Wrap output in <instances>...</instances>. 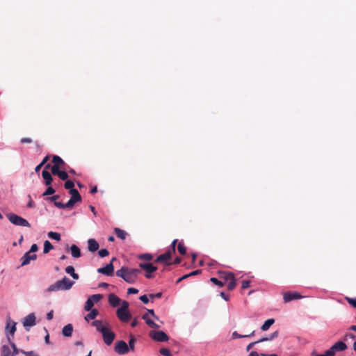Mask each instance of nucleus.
<instances>
[{
	"instance_id": "f257e3e1",
	"label": "nucleus",
	"mask_w": 356,
	"mask_h": 356,
	"mask_svg": "<svg viewBox=\"0 0 356 356\" xmlns=\"http://www.w3.org/2000/svg\"><path fill=\"white\" fill-rule=\"evenodd\" d=\"M140 273L141 270L140 269L130 268L125 266H122L115 273L116 276L121 277L129 284H134Z\"/></svg>"
},
{
	"instance_id": "f03ea898",
	"label": "nucleus",
	"mask_w": 356,
	"mask_h": 356,
	"mask_svg": "<svg viewBox=\"0 0 356 356\" xmlns=\"http://www.w3.org/2000/svg\"><path fill=\"white\" fill-rule=\"evenodd\" d=\"M92 325L102 334L104 341L106 345L109 346L113 343L115 337V333L104 326L101 321H95Z\"/></svg>"
},
{
	"instance_id": "7ed1b4c3",
	"label": "nucleus",
	"mask_w": 356,
	"mask_h": 356,
	"mask_svg": "<svg viewBox=\"0 0 356 356\" xmlns=\"http://www.w3.org/2000/svg\"><path fill=\"white\" fill-rule=\"evenodd\" d=\"M74 282L71 281L67 277H64L61 280H58L53 284H51L47 289L48 292L57 291L60 290H69L74 284Z\"/></svg>"
},
{
	"instance_id": "20e7f679",
	"label": "nucleus",
	"mask_w": 356,
	"mask_h": 356,
	"mask_svg": "<svg viewBox=\"0 0 356 356\" xmlns=\"http://www.w3.org/2000/svg\"><path fill=\"white\" fill-rule=\"evenodd\" d=\"M9 221L15 225L30 227V223L24 218L13 213L6 214Z\"/></svg>"
},
{
	"instance_id": "39448f33",
	"label": "nucleus",
	"mask_w": 356,
	"mask_h": 356,
	"mask_svg": "<svg viewBox=\"0 0 356 356\" xmlns=\"http://www.w3.org/2000/svg\"><path fill=\"white\" fill-rule=\"evenodd\" d=\"M139 267L145 271V277L147 279H151L154 276L152 275V273L155 272L157 270V267L153 266L150 263H140Z\"/></svg>"
},
{
	"instance_id": "423d86ee",
	"label": "nucleus",
	"mask_w": 356,
	"mask_h": 356,
	"mask_svg": "<svg viewBox=\"0 0 356 356\" xmlns=\"http://www.w3.org/2000/svg\"><path fill=\"white\" fill-rule=\"evenodd\" d=\"M149 337L153 340L159 342L167 341L169 339L168 336L163 331H150Z\"/></svg>"
},
{
	"instance_id": "0eeeda50",
	"label": "nucleus",
	"mask_w": 356,
	"mask_h": 356,
	"mask_svg": "<svg viewBox=\"0 0 356 356\" xmlns=\"http://www.w3.org/2000/svg\"><path fill=\"white\" fill-rule=\"evenodd\" d=\"M36 323V318L33 313L29 314L25 316L22 321L23 326L26 331H29V327H33Z\"/></svg>"
},
{
	"instance_id": "6e6552de",
	"label": "nucleus",
	"mask_w": 356,
	"mask_h": 356,
	"mask_svg": "<svg viewBox=\"0 0 356 356\" xmlns=\"http://www.w3.org/2000/svg\"><path fill=\"white\" fill-rule=\"evenodd\" d=\"M114 350L119 355H124L129 352V347L125 341H118L115 343Z\"/></svg>"
},
{
	"instance_id": "1a4fd4ad",
	"label": "nucleus",
	"mask_w": 356,
	"mask_h": 356,
	"mask_svg": "<svg viewBox=\"0 0 356 356\" xmlns=\"http://www.w3.org/2000/svg\"><path fill=\"white\" fill-rule=\"evenodd\" d=\"M115 260V258L113 257L111 262L108 264H106L104 267L103 268H99L97 269V272L99 273H102V274H104V275H113V270H114V267H113V262Z\"/></svg>"
},
{
	"instance_id": "9d476101",
	"label": "nucleus",
	"mask_w": 356,
	"mask_h": 356,
	"mask_svg": "<svg viewBox=\"0 0 356 356\" xmlns=\"http://www.w3.org/2000/svg\"><path fill=\"white\" fill-rule=\"evenodd\" d=\"M16 325L17 323L11 321L10 319H8L7 321L5 332L6 334V337L8 338V335H9L10 337H13L15 332L16 331Z\"/></svg>"
},
{
	"instance_id": "9b49d317",
	"label": "nucleus",
	"mask_w": 356,
	"mask_h": 356,
	"mask_svg": "<svg viewBox=\"0 0 356 356\" xmlns=\"http://www.w3.org/2000/svg\"><path fill=\"white\" fill-rule=\"evenodd\" d=\"M116 315L118 318L124 323H127L131 318V314L129 310L117 309Z\"/></svg>"
},
{
	"instance_id": "f8f14e48",
	"label": "nucleus",
	"mask_w": 356,
	"mask_h": 356,
	"mask_svg": "<svg viewBox=\"0 0 356 356\" xmlns=\"http://www.w3.org/2000/svg\"><path fill=\"white\" fill-rule=\"evenodd\" d=\"M172 253L171 250H168L164 254L159 255L155 260L156 263H164L166 265H170L172 263L169 262V260L171 259Z\"/></svg>"
},
{
	"instance_id": "ddd939ff",
	"label": "nucleus",
	"mask_w": 356,
	"mask_h": 356,
	"mask_svg": "<svg viewBox=\"0 0 356 356\" xmlns=\"http://www.w3.org/2000/svg\"><path fill=\"white\" fill-rule=\"evenodd\" d=\"M347 349V345L343 341H338L332 345L330 349L331 353H333L335 355L336 352H341L344 351Z\"/></svg>"
},
{
	"instance_id": "4468645a",
	"label": "nucleus",
	"mask_w": 356,
	"mask_h": 356,
	"mask_svg": "<svg viewBox=\"0 0 356 356\" xmlns=\"http://www.w3.org/2000/svg\"><path fill=\"white\" fill-rule=\"evenodd\" d=\"M52 162L54 163V165L51 170L54 169V168H57L58 170L60 168L64 170L67 169L64 161L59 156L54 155L52 158Z\"/></svg>"
},
{
	"instance_id": "2eb2a0df",
	"label": "nucleus",
	"mask_w": 356,
	"mask_h": 356,
	"mask_svg": "<svg viewBox=\"0 0 356 356\" xmlns=\"http://www.w3.org/2000/svg\"><path fill=\"white\" fill-rule=\"evenodd\" d=\"M302 296L298 292H286L284 293L283 299L285 302L302 298Z\"/></svg>"
},
{
	"instance_id": "dca6fc26",
	"label": "nucleus",
	"mask_w": 356,
	"mask_h": 356,
	"mask_svg": "<svg viewBox=\"0 0 356 356\" xmlns=\"http://www.w3.org/2000/svg\"><path fill=\"white\" fill-rule=\"evenodd\" d=\"M36 258H37V256L35 254H33L28 251L21 258L22 266L28 265L31 260H35V259H36Z\"/></svg>"
},
{
	"instance_id": "f3484780",
	"label": "nucleus",
	"mask_w": 356,
	"mask_h": 356,
	"mask_svg": "<svg viewBox=\"0 0 356 356\" xmlns=\"http://www.w3.org/2000/svg\"><path fill=\"white\" fill-rule=\"evenodd\" d=\"M51 173L54 175H57L62 180H67L68 178V175L66 172L65 170H58L57 168H54V169H51Z\"/></svg>"
},
{
	"instance_id": "a211bd4d",
	"label": "nucleus",
	"mask_w": 356,
	"mask_h": 356,
	"mask_svg": "<svg viewBox=\"0 0 356 356\" xmlns=\"http://www.w3.org/2000/svg\"><path fill=\"white\" fill-rule=\"evenodd\" d=\"M108 302L112 307H115L120 304L121 300L116 295L111 293L108 296Z\"/></svg>"
},
{
	"instance_id": "6ab92c4d",
	"label": "nucleus",
	"mask_w": 356,
	"mask_h": 356,
	"mask_svg": "<svg viewBox=\"0 0 356 356\" xmlns=\"http://www.w3.org/2000/svg\"><path fill=\"white\" fill-rule=\"evenodd\" d=\"M88 248L90 252H94L99 249V245L94 238H90L88 241Z\"/></svg>"
},
{
	"instance_id": "aec40b11",
	"label": "nucleus",
	"mask_w": 356,
	"mask_h": 356,
	"mask_svg": "<svg viewBox=\"0 0 356 356\" xmlns=\"http://www.w3.org/2000/svg\"><path fill=\"white\" fill-rule=\"evenodd\" d=\"M142 318L145 321L146 324L154 329H159L160 327L158 324L154 323L148 316V314H145L143 315Z\"/></svg>"
},
{
	"instance_id": "412c9836",
	"label": "nucleus",
	"mask_w": 356,
	"mask_h": 356,
	"mask_svg": "<svg viewBox=\"0 0 356 356\" xmlns=\"http://www.w3.org/2000/svg\"><path fill=\"white\" fill-rule=\"evenodd\" d=\"M42 176L44 180L45 185L49 186L53 181V178L51 173L49 171L44 170L42 172Z\"/></svg>"
},
{
	"instance_id": "4be33fe9",
	"label": "nucleus",
	"mask_w": 356,
	"mask_h": 356,
	"mask_svg": "<svg viewBox=\"0 0 356 356\" xmlns=\"http://www.w3.org/2000/svg\"><path fill=\"white\" fill-rule=\"evenodd\" d=\"M218 274L220 278L223 280L222 282L225 283L229 281L231 278H232L234 276V274L233 273L226 271H220Z\"/></svg>"
},
{
	"instance_id": "5701e85b",
	"label": "nucleus",
	"mask_w": 356,
	"mask_h": 356,
	"mask_svg": "<svg viewBox=\"0 0 356 356\" xmlns=\"http://www.w3.org/2000/svg\"><path fill=\"white\" fill-rule=\"evenodd\" d=\"M73 332V326L72 324H67L63 327L62 330V334L63 336L70 337L72 336Z\"/></svg>"
},
{
	"instance_id": "b1692460",
	"label": "nucleus",
	"mask_w": 356,
	"mask_h": 356,
	"mask_svg": "<svg viewBox=\"0 0 356 356\" xmlns=\"http://www.w3.org/2000/svg\"><path fill=\"white\" fill-rule=\"evenodd\" d=\"M70 251L72 256L74 258H79L81 257V250L75 244H73L70 247Z\"/></svg>"
},
{
	"instance_id": "393cba45",
	"label": "nucleus",
	"mask_w": 356,
	"mask_h": 356,
	"mask_svg": "<svg viewBox=\"0 0 356 356\" xmlns=\"http://www.w3.org/2000/svg\"><path fill=\"white\" fill-rule=\"evenodd\" d=\"M69 193L71 195V200L76 202L81 201V196L77 190H71L69 191Z\"/></svg>"
},
{
	"instance_id": "a878e982",
	"label": "nucleus",
	"mask_w": 356,
	"mask_h": 356,
	"mask_svg": "<svg viewBox=\"0 0 356 356\" xmlns=\"http://www.w3.org/2000/svg\"><path fill=\"white\" fill-rule=\"evenodd\" d=\"M114 232L116 234L117 237H118L119 238H120L122 240H124L127 235V232L124 230L121 229L118 227L114 229Z\"/></svg>"
},
{
	"instance_id": "bb28decb",
	"label": "nucleus",
	"mask_w": 356,
	"mask_h": 356,
	"mask_svg": "<svg viewBox=\"0 0 356 356\" xmlns=\"http://www.w3.org/2000/svg\"><path fill=\"white\" fill-rule=\"evenodd\" d=\"M65 272L70 274L74 280H78L79 277V275L74 272V268L72 266H67L65 268Z\"/></svg>"
},
{
	"instance_id": "cd10ccee",
	"label": "nucleus",
	"mask_w": 356,
	"mask_h": 356,
	"mask_svg": "<svg viewBox=\"0 0 356 356\" xmlns=\"http://www.w3.org/2000/svg\"><path fill=\"white\" fill-rule=\"evenodd\" d=\"M255 331L253 330L250 334H240L236 331H234L232 332V337L234 339H241V338H245V337H250L254 335Z\"/></svg>"
},
{
	"instance_id": "c85d7f7f",
	"label": "nucleus",
	"mask_w": 356,
	"mask_h": 356,
	"mask_svg": "<svg viewBox=\"0 0 356 356\" xmlns=\"http://www.w3.org/2000/svg\"><path fill=\"white\" fill-rule=\"evenodd\" d=\"M275 323V320L273 318H269L266 320L264 323L261 325V330L262 331L268 330L270 327Z\"/></svg>"
},
{
	"instance_id": "c756f323",
	"label": "nucleus",
	"mask_w": 356,
	"mask_h": 356,
	"mask_svg": "<svg viewBox=\"0 0 356 356\" xmlns=\"http://www.w3.org/2000/svg\"><path fill=\"white\" fill-rule=\"evenodd\" d=\"M279 335V332L278 331H275L274 332H273L268 337H263L260 339L258 340V342H264V341H271L275 338H277Z\"/></svg>"
},
{
	"instance_id": "7c9ffc66",
	"label": "nucleus",
	"mask_w": 356,
	"mask_h": 356,
	"mask_svg": "<svg viewBox=\"0 0 356 356\" xmlns=\"http://www.w3.org/2000/svg\"><path fill=\"white\" fill-rule=\"evenodd\" d=\"M97 315H98L97 309H91L90 313H88L85 316V319L88 321L89 320L95 319Z\"/></svg>"
},
{
	"instance_id": "2f4dec72",
	"label": "nucleus",
	"mask_w": 356,
	"mask_h": 356,
	"mask_svg": "<svg viewBox=\"0 0 356 356\" xmlns=\"http://www.w3.org/2000/svg\"><path fill=\"white\" fill-rule=\"evenodd\" d=\"M8 341L13 350V351L12 352L13 356H15L19 353V352H21L22 350H19L17 348L16 345L12 341V339H11V337H9V335H8Z\"/></svg>"
},
{
	"instance_id": "473e14b6",
	"label": "nucleus",
	"mask_w": 356,
	"mask_h": 356,
	"mask_svg": "<svg viewBox=\"0 0 356 356\" xmlns=\"http://www.w3.org/2000/svg\"><path fill=\"white\" fill-rule=\"evenodd\" d=\"M1 356H13V353L10 351L9 346L6 345L2 346Z\"/></svg>"
},
{
	"instance_id": "72a5a7b5",
	"label": "nucleus",
	"mask_w": 356,
	"mask_h": 356,
	"mask_svg": "<svg viewBox=\"0 0 356 356\" xmlns=\"http://www.w3.org/2000/svg\"><path fill=\"white\" fill-rule=\"evenodd\" d=\"M53 248L54 246L51 245V243L49 241H45L44 243L43 253L47 254Z\"/></svg>"
},
{
	"instance_id": "f704fd0d",
	"label": "nucleus",
	"mask_w": 356,
	"mask_h": 356,
	"mask_svg": "<svg viewBox=\"0 0 356 356\" xmlns=\"http://www.w3.org/2000/svg\"><path fill=\"white\" fill-rule=\"evenodd\" d=\"M227 282H228L227 289L229 291L233 290L236 286V280L234 276L232 278H231L229 281H227Z\"/></svg>"
},
{
	"instance_id": "c9c22d12",
	"label": "nucleus",
	"mask_w": 356,
	"mask_h": 356,
	"mask_svg": "<svg viewBox=\"0 0 356 356\" xmlns=\"http://www.w3.org/2000/svg\"><path fill=\"white\" fill-rule=\"evenodd\" d=\"M48 236L58 241L60 240V234L58 232H49Z\"/></svg>"
},
{
	"instance_id": "e433bc0d",
	"label": "nucleus",
	"mask_w": 356,
	"mask_h": 356,
	"mask_svg": "<svg viewBox=\"0 0 356 356\" xmlns=\"http://www.w3.org/2000/svg\"><path fill=\"white\" fill-rule=\"evenodd\" d=\"M138 258L139 259L151 261L153 259V256L151 254L145 253V254H142L138 255Z\"/></svg>"
},
{
	"instance_id": "4c0bfd02",
	"label": "nucleus",
	"mask_w": 356,
	"mask_h": 356,
	"mask_svg": "<svg viewBox=\"0 0 356 356\" xmlns=\"http://www.w3.org/2000/svg\"><path fill=\"white\" fill-rule=\"evenodd\" d=\"M177 250H178L179 252L182 255L185 254L186 252V248L182 242L179 243L178 246H177Z\"/></svg>"
},
{
	"instance_id": "58836bf2",
	"label": "nucleus",
	"mask_w": 356,
	"mask_h": 356,
	"mask_svg": "<svg viewBox=\"0 0 356 356\" xmlns=\"http://www.w3.org/2000/svg\"><path fill=\"white\" fill-rule=\"evenodd\" d=\"M64 186H65V189H67V190H70V191H71V190H76L75 188H74V184L71 180H67L66 182L64 184Z\"/></svg>"
},
{
	"instance_id": "ea45409f",
	"label": "nucleus",
	"mask_w": 356,
	"mask_h": 356,
	"mask_svg": "<svg viewBox=\"0 0 356 356\" xmlns=\"http://www.w3.org/2000/svg\"><path fill=\"white\" fill-rule=\"evenodd\" d=\"M93 306H94V304L92 302V300H90L89 298H88V300H86L85 305H84V309L86 311H90Z\"/></svg>"
},
{
	"instance_id": "a19ab883",
	"label": "nucleus",
	"mask_w": 356,
	"mask_h": 356,
	"mask_svg": "<svg viewBox=\"0 0 356 356\" xmlns=\"http://www.w3.org/2000/svg\"><path fill=\"white\" fill-rule=\"evenodd\" d=\"M88 298L92 300L93 304H95V302H97L102 298V296L100 294H94L90 296Z\"/></svg>"
},
{
	"instance_id": "79ce46f5",
	"label": "nucleus",
	"mask_w": 356,
	"mask_h": 356,
	"mask_svg": "<svg viewBox=\"0 0 356 356\" xmlns=\"http://www.w3.org/2000/svg\"><path fill=\"white\" fill-rule=\"evenodd\" d=\"M159 353L163 356H172L170 350L166 348H161Z\"/></svg>"
},
{
	"instance_id": "37998d69",
	"label": "nucleus",
	"mask_w": 356,
	"mask_h": 356,
	"mask_svg": "<svg viewBox=\"0 0 356 356\" xmlns=\"http://www.w3.org/2000/svg\"><path fill=\"white\" fill-rule=\"evenodd\" d=\"M210 280L212 283H213L214 284L218 285L219 286H223L225 285V282L218 280L216 277H211Z\"/></svg>"
},
{
	"instance_id": "c03bdc74",
	"label": "nucleus",
	"mask_w": 356,
	"mask_h": 356,
	"mask_svg": "<svg viewBox=\"0 0 356 356\" xmlns=\"http://www.w3.org/2000/svg\"><path fill=\"white\" fill-rule=\"evenodd\" d=\"M48 186L49 187L47 188V190L42 194L43 196L52 195L55 193V190L51 186Z\"/></svg>"
},
{
	"instance_id": "a18cd8bd",
	"label": "nucleus",
	"mask_w": 356,
	"mask_h": 356,
	"mask_svg": "<svg viewBox=\"0 0 356 356\" xmlns=\"http://www.w3.org/2000/svg\"><path fill=\"white\" fill-rule=\"evenodd\" d=\"M136 339L134 337H131L129 341V350H134V345H135Z\"/></svg>"
},
{
	"instance_id": "49530a36",
	"label": "nucleus",
	"mask_w": 356,
	"mask_h": 356,
	"mask_svg": "<svg viewBox=\"0 0 356 356\" xmlns=\"http://www.w3.org/2000/svg\"><path fill=\"white\" fill-rule=\"evenodd\" d=\"M346 300L350 305H351L353 307L356 308V298H351L346 297Z\"/></svg>"
},
{
	"instance_id": "de8ad7c7",
	"label": "nucleus",
	"mask_w": 356,
	"mask_h": 356,
	"mask_svg": "<svg viewBox=\"0 0 356 356\" xmlns=\"http://www.w3.org/2000/svg\"><path fill=\"white\" fill-rule=\"evenodd\" d=\"M99 257H105L109 254V252L106 249H102L98 252Z\"/></svg>"
},
{
	"instance_id": "09e8293b",
	"label": "nucleus",
	"mask_w": 356,
	"mask_h": 356,
	"mask_svg": "<svg viewBox=\"0 0 356 356\" xmlns=\"http://www.w3.org/2000/svg\"><path fill=\"white\" fill-rule=\"evenodd\" d=\"M250 286V280H243L241 283V287L243 289H248Z\"/></svg>"
},
{
	"instance_id": "8fccbe9b",
	"label": "nucleus",
	"mask_w": 356,
	"mask_h": 356,
	"mask_svg": "<svg viewBox=\"0 0 356 356\" xmlns=\"http://www.w3.org/2000/svg\"><path fill=\"white\" fill-rule=\"evenodd\" d=\"M129 302L127 301H122V305L120 308L118 309H122V310H129Z\"/></svg>"
},
{
	"instance_id": "3c124183",
	"label": "nucleus",
	"mask_w": 356,
	"mask_h": 356,
	"mask_svg": "<svg viewBox=\"0 0 356 356\" xmlns=\"http://www.w3.org/2000/svg\"><path fill=\"white\" fill-rule=\"evenodd\" d=\"M21 353H23L24 355H25L26 356H40L39 355H38L37 353H35L33 351L21 350Z\"/></svg>"
},
{
	"instance_id": "603ef678",
	"label": "nucleus",
	"mask_w": 356,
	"mask_h": 356,
	"mask_svg": "<svg viewBox=\"0 0 356 356\" xmlns=\"http://www.w3.org/2000/svg\"><path fill=\"white\" fill-rule=\"evenodd\" d=\"M75 203H76V202L70 199L68 200V202L66 204H65V209L66 208H72L74 207V205L75 204Z\"/></svg>"
},
{
	"instance_id": "864d4df0",
	"label": "nucleus",
	"mask_w": 356,
	"mask_h": 356,
	"mask_svg": "<svg viewBox=\"0 0 356 356\" xmlns=\"http://www.w3.org/2000/svg\"><path fill=\"white\" fill-rule=\"evenodd\" d=\"M162 297V293L159 292L155 294H149V298L153 300L154 298H161Z\"/></svg>"
},
{
	"instance_id": "5fc2aeb1",
	"label": "nucleus",
	"mask_w": 356,
	"mask_h": 356,
	"mask_svg": "<svg viewBox=\"0 0 356 356\" xmlns=\"http://www.w3.org/2000/svg\"><path fill=\"white\" fill-rule=\"evenodd\" d=\"M139 298L144 304H147L149 302V298L147 297V295H143Z\"/></svg>"
},
{
	"instance_id": "6e6d98bb",
	"label": "nucleus",
	"mask_w": 356,
	"mask_h": 356,
	"mask_svg": "<svg viewBox=\"0 0 356 356\" xmlns=\"http://www.w3.org/2000/svg\"><path fill=\"white\" fill-rule=\"evenodd\" d=\"M260 342H258V341H254V342H252L250 343H249L247 347H246V350L247 351H250L255 344H257V343H259Z\"/></svg>"
},
{
	"instance_id": "4d7b16f0",
	"label": "nucleus",
	"mask_w": 356,
	"mask_h": 356,
	"mask_svg": "<svg viewBox=\"0 0 356 356\" xmlns=\"http://www.w3.org/2000/svg\"><path fill=\"white\" fill-rule=\"evenodd\" d=\"M138 293V290L135 288H129L127 290L128 294H136Z\"/></svg>"
},
{
	"instance_id": "13d9d810",
	"label": "nucleus",
	"mask_w": 356,
	"mask_h": 356,
	"mask_svg": "<svg viewBox=\"0 0 356 356\" xmlns=\"http://www.w3.org/2000/svg\"><path fill=\"white\" fill-rule=\"evenodd\" d=\"M315 356H334L333 353H331V351L329 350H326L323 354H318Z\"/></svg>"
},
{
	"instance_id": "bf43d9fd",
	"label": "nucleus",
	"mask_w": 356,
	"mask_h": 356,
	"mask_svg": "<svg viewBox=\"0 0 356 356\" xmlns=\"http://www.w3.org/2000/svg\"><path fill=\"white\" fill-rule=\"evenodd\" d=\"M38 247L37 244L34 243L31 245V249L29 252L34 254V252L38 251Z\"/></svg>"
},
{
	"instance_id": "052dcab7",
	"label": "nucleus",
	"mask_w": 356,
	"mask_h": 356,
	"mask_svg": "<svg viewBox=\"0 0 356 356\" xmlns=\"http://www.w3.org/2000/svg\"><path fill=\"white\" fill-rule=\"evenodd\" d=\"M54 205L59 209H65V204H63L60 202H54Z\"/></svg>"
},
{
	"instance_id": "680f3d73",
	"label": "nucleus",
	"mask_w": 356,
	"mask_h": 356,
	"mask_svg": "<svg viewBox=\"0 0 356 356\" xmlns=\"http://www.w3.org/2000/svg\"><path fill=\"white\" fill-rule=\"evenodd\" d=\"M21 143H31L32 139L30 138H22L20 140Z\"/></svg>"
},
{
	"instance_id": "e2e57ef3",
	"label": "nucleus",
	"mask_w": 356,
	"mask_h": 356,
	"mask_svg": "<svg viewBox=\"0 0 356 356\" xmlns=\"http://www.w3.org/2000/svg\"><path fill=\"white\" fill-rule=\"evenodd\" d=\"M177 242V239L174 240L172 242V244H171L172 250H170L172 254H174L175 252V245H176Z\"/></svg>"
},
{
	"instance_id": "0e129e2a",
	"label": "nucleus",
	"mask_w": 356,
	"mask_h": 356,
	"mask_svg": "<svg viewBox=\"0 0 356 356\" xmlns=\"http://www.w3.org/2000/svg\"><path fill=\"white\" fill-rule=\"evenodd\" d=\"M58 198H59V195H56L49 197L48 199L49 201L53 202L54 203V202H56V200H58Z\"/></svg>"
},
{
	"instance_id": "69168bd1",
	"label": "nucleus",
	"mask_w": 356,
	"mask_h": 356,
	"mask_svg": "<svg viewBox=\"0 0 356 356\" xmlns=\"http://www.w3.org/2000/svg\"><path fill=\"white\" fill-rule=\"evenodd\" d=\"M53 316H54V312L51 310L49 312L47 313V319L50 321L53 318Z\"/></svg>"
},
{
	"instance_id": "338daca9",
	"label": "nucleus",
	"mask_w": 356,
	"mask_h": 356,
	"mask_svg": "<svg viewBox=\"0 0 356 356\" xmlns=\"http://www.w3.org/2000/svg\"><path fill=\"white\" fill-rule=\"evenodd\" d=\"M220 296L226 301L229 300V296L225 293L224 292L220 293Z\"/></svg>"
},
{
	"instance_id": "774afa93",
	"label": "nucleus",
	"mask_w": 356,
	"mask_h": 356,
	"mask_svg": "<svg viewBox=\"0 0 356 356\" xmlns=\"http://www.w3.org/2000/svg\"><path fill=\"white\" fill-rule=\"evenodd\" d=\"M248 356H259L256 351H252Z\"/></svg>"
}]
</instances>
